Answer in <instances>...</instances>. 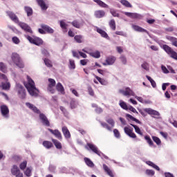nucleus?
Wrapping results in <instances>:
<instances>
[{
  "label": "nucleus",
  "mask_w": 177,
  "mask_h": 177,
  "mask_svg": "<svg viewBox=\"0 0 177 177\" xmlns=\"http://www.w3.org/2000/svg\"><path fill=\"white\" fill-rule=\"evenodd\" d=\"M27 80L28 82H24V85L25 88H26L28 93L30 96H38L39 91L35 87V82H34V80H32L28 75H27Z\"/></svg>",
  "instance_id": "1"
},
{
  "label": "nucleus",
  "mask_w": 177,
  "mask_h": 177,
  "mask_svg": "<svg viewBox=\"0 0 177 177\" xmlns=\"http://www.w3.org/2000/svg\"><path fill=\"white\" fill-rule=\"evenodd\" d=\"M11 60L19 68H24V63L17 53H12L11 55Z\"/></svg>",
  "instance_id": "2"
},
{
  "label": "nucleus",
  "mask_w": 177,
  "mask_h": 177,
  "mask_svg": "<svg viewBox=\"0 0 177 177\" xmlns=\"http://www.w3.org/2000/svg\"><path fill=\"white\" fill-rule=\"evenodd\" d=\"M162 49L171 57V59H174V60H177V53L172 49L167 44H164L162 46Z\"/></svg>",
  "instance_id": "3"
},
{
  "label": "nucleus",
  "mask_w": 177,
  "mask_h": 177,
  "mask_svg": "<svg viewBox=\"0 0 177 177\" xmlns=\"http://www.w3.org/2000/svg\"><path fill=\"white\" fill-rule=\"evenodd\" d=\"M26 38L30 42V44H33L37 46H41V45L44 44V40L39 37H32L31 36L25 35Z\"/></svg>",
  "instance_id": "4"
},
{
  "label": "nucleus",
  "mask_w": 177,
  "mask_h": 177,
  "mask_svg": "<svg viewBox=\"0 0 177 177\" xmlns=\"http://www.w3.org/2000/svg\"><path fill=\"white\" fill-rule=\"evenodd\" d=\"M17 91L18 93V96L20 99H26V96L27 94L26 93V88L24 86L20 84H17Z\"/></svg>",
  "instance_id": "5"
},
{
  "label": "nucleus",
  "mask_w": 177,
  "mask_h": 177,
  "mask_svg": "<svg viewBox=\"0 0 177 177\" xmlns=\"http://www.w3.org/2000/svg\"><path fill=\"white\" fill-rule=\"evenodd\" d=\"M48 82L49 84H48L47 86V91L48 92H50L51 93H55L56 92V90H55V86H56V80L52 78L48 79Z\"/></svg>",
  "instance_id": "6"
},
{
  "label": "nucleus",
  "mask_w": 177,
  "mask_h": 177,
  "mask_svg": "<svg viewBox=\"0 0 177 177\" xmlns=\"http://www.w3.org/2000/svg\"><path fill=\"white\" fill-rule=\"evenodd\" d=\"M18 26H19V27H21V29L24 30V31H25V32H28L29 34H32V29L31 28V27L30 26H28V24L24 23V22H19L18 23Z\"/></svg>",
  "instance_id": "7"
},
{
  "label": "nucleus",
  "mask_w": 177,
  "mask_h": 177,
  "mask_svg": "<svg viewBox=\"0 0 177 177\" xmlns=\"http://www.w3.org/2000/svg\"><path fill=\"white\" fill-rule=\"evenodd\" d=\"M39 117L41 124L44 125V127H50V122H49V119H48V117H46L45 114L40 113Z\"/></svg>",
  "instance_id": "8"
},
{
  "label": "nucleus",
  "mask_w": 177,
  "mask_h": 177,
  "mask_svg": "<svg viewBox=\"0 0 177 177\" xmlns=\"http://www.w3.org/2000/svg\"><path fill=\"white\" fill-rule=\"evenodd\" d=\"M49 132H50V133H52V135H53L54 136H55V138L57 139H58V140H63V136L62 135V133L60 132V131H59V129H48Z\"/></svg>",
  "instance_id": "9"
},
{
  "label": "nucleus",
  "mask_w": 177,
  "mask_h": 177,
  "mask_svg": "<svg viewBox=\"0 0 177 177\" xmlns=\"http://www.w3.org/2000/svg\"><path fill=\"white\" fill-rule=\"evenodd\" d=\"M124 131L126 135L129 136V138H132L133 139L136 138V134L133 133V128H129L128 127H125L124 128Z\"/></svg>",
  "instance_id": "10"
},
{
  "label": "nucleus",
  "mask_w": 177,
  "mask_h": 177,
  "mask_svg": "<svg viewBox=\"0 0 177 177\" xmlns=\"http://www.w3.org/2000/svg\"><path fill=\"white\" fill-rule=\"evenodd\" d=\"M6 13L8 16L10 17V19L14 21V23H16L17 24H19L20 21L19 20V17H17V15L15 14V12L12 11H6Z\"/></svg>",
  "instance_id": "11"
},
{
  "label": "nucleus",
  "mask_w": 177,
  "mask_h": 177,
  "mask_svg": "<svg viewBox=\"0 0 177 177\" xmlns=\"http://www.w3.org/2000/svg\"><path fill=\"white\" fill-rule=\"evenodd\" d=\"M1 109V113L3 117H5V118H9V108H8V106L3 104L0 106Z\"/></svg>",
  "instance_id": "12"
},
{
  "label": "nucleus",
  "mask_w": 177,
  "mask_h": 177,
  "mask_svg": "<svg viewBox=\"0 0 177 177\" xmlns=\"http://www.w3.org/2000/svg\"><path fill=\"white\" fill-rule=\"evenodd\" d=\"M120 93H122L124 96H135V93L129 87H127L124 91L120 90Z\"/></svg>",
  "instance_id": "13"
},
{
  "label": "nucleus",
  "mask_w": 177,
  "mask_h": 177,
  "mask_svg": "<svg viewBox=\"0 0 177 177\" xmlns=\"http://www.w3.org/2000/svg\"><path fill=\"white\" fill-rule=\"evenodd\" d=\"M124 15L125 16H127V17H130L131 19H142V15L136 13V12H124Z\"/></svg>",
  "instance_id": "14"
},
{
  "label": "nucleus",
  "mask_w": 177,
  "mask_h": 177,
  "mask_svg": "<svg viewBox=\"0 0 177 177\" xmlns=\"http://www.w3.org/2000/svg\"><path fill=\"white\" fill-rule=\"evenodd\" d=\"M62 132L65 138V139H70L71 138V133L67 127L64 126L62 127Z\"/></svg>",
  "instance_id": "15"
},
{
  "label": "nucleus",
  "mask_w": 177,
  "mask_h": 177,
  "mask_svg": "<svg viewBox=\"0 0 177 177\" xmlns=\"http://www.w3.org/2000/svg\"><path fill=\"white\" fill-rule=\"evenodd\" d=\"M94 16L96 19H102L106 16V12L103 10H97L94 12Z\"/></svg>",
  "instance_id": "16"
},
{
  "label": "nucleus",
  "mask_w": 177,
  "mask_h": 177,
  "mask_svg": "<svg viewBox=\"0 0 177 177\" xmlns=\"http://www.w3.org/2000/svg\"><path fill=\"white\" fill-rule=\"evenodd\" d=\"M26 106L28 107L33 113H35L36 114H41V111L37 108L34 104L30 103V102H26Z\"/></svg>",
  "instance_id": "17"
},
{
  "label": "nucleus",
  "mask_w": 177,
  "mask_h": 177,
  "mask_svg": "<svg viewBox=\"0 0 177 177\" xmlns=\"http://www.w3.org/2000/svg\"><path fill=\"white\" fill-rule=\"evenodd\" d=\"M144 111L145 113H147V114H149V115H156L157 117L160 116V112L157 111L154 109H152L151 108H146L144 109Z\"/></svg>",
  "instance_id": "18"
},
{
  "label": "nucleus",
  "mask_w": 177,
  "mask_h": 177,
  "mask_svg": "<svg viewBox=\"0 0 177 177\" xmlns=\"http://www.w3.org/2000/svg\"><path fill=\"white\" fill-rule=\"evenodd\" d=\"M41 27L43 30H44L46 34H53L55 32V30L52 28L50 26L46 25V24H41Z\"/></svg>",
  "instance_id": "19"
},
{
  "label": "nucleus",
  "mask_w": 177,
  "mask_h": 177,
  "mask_svg": "<svg viewBox=\"0 0 177 177\" xmlns=\"http://www.w3.org/2000/svg\"><path fill=\"white\" fill-rule=\"evenodd\" d=\"M86 146L88 147V149L90 150H91L92 151H93V153H95V154H98L99 152L100 151L99 150V148H97V147H96V145H93V144H91V143H87Z\"/></svg>",
  "instance_id": "20"
},
{
  "label": "nucleus",
  "mask_w": 177,
  "mask_h": 177,
  "mask_svg": "<svg viewBox=\"0 0 177 177\" xmlns=\"http://www.w3.org/2000/svg\"><path fill=\"white\" fill-rule=\"evenodd\" d=\"M51 141L53 142L54 146H55L56 149L58 150H62L63 149V146L62 145V142H60L58 140L55 138H52Z\"/></svg>",
  "instance_id": "21"
},
{
  "label": "nucleus",
  "mask_w": 177,
  "mask_h": 177,
  "mask_svg": "<svg viewBox=\"0 0 177 177\" xmlns=\"http://www.w3.org/2000/svg\"><path fill=\"white\" fill-rule=\"evenodd\" d=\"M103 169L109 176L114 177V173H113V171L109 168V166H107L106 164L103 165Z\"/></svg>",
  "instance_id": "22"
},
{
  "label": "nucleus",
  "mask_w": 177,
  "mask_h": 177,
  "mask_svg": "<svg viewBox=\"0 0 177 177\" xmlns=\"http://www.w3.org/2000/svg\"><path fill=\"white\" fill-rule=\"evenodd\" d=\"M37 3H38L39 6H40L41 10H46L48 9V6L45 3L44 0H36Z\"/></svg>",
  "instance_id": "23"
},
{
  "label": "nucleus",
  "mask_w": 177,
  "mask_h": 177,
  "mask_svg": "<svg viewBox=\"0 0 177 177\" xmlns=\"http://www.w3.org/2000/svg\"><path fill=\"white\" fill-rule=\"evenodd\" d=\"M115 60H117V58L111 55L106 57V62L109 66H111V64H114V63H115Z\"/></svg>",
  "instance_id": "24"
},
{
  "label": "nucleus",
  "mask_w": 177,
  "mask_h": 177,
  "mask_svg": "<svg viewBox=\"0 0 177 177\" xmlns=\"http://www.w3.org/2000/svg\"><path fill=\"white\" fill-rule=\"evenodd\" d=\"M56 89L58 92H60L62 95H65L66 92L64 91V87L62 83L58 82L56 85Z\"/></svg>",
  "instance_id": "25"
},
{
  "label": "nucleus",
  "mask_w": 177,
  "mask_h": 177,
  "mask_svg": "<svg viewBox=\"0 0 177 177\" xmlns=\"http://www.w3.org/2000/svg\"><path fill=\"white\" fill-rule=\"evenodd\" d=\"M97 32H98V34H100L102 38H106V39H109V35H107V32H106V31L103 30L102 29L97 28Z\"/></svg>",
  "instance_id": "26"
},
{
  "label": "nucleus",
  "mask_w": 177,
  "mask_h": 177,
  "mask_svg": "<svg viewBox=\"0 0 177 177\" xmlns=\"http://www.w3.org/2000/svg\"><path fill=\"white\" fill-rule=\"evenodd\" d=\"M24 10L26 13L27 14L28 17H30V16H32L34 12L32 10V8L26 6L24 7Z\"/></svg>",
  "instance_id": "27"
},
{
  "label": "nucleus",
  "mask_w": 177,
  "mask_h": 177,
  "mask_svg": "<svg viewBox=\"0 0 177 177\" xmlns=\"http://www.w3.org/2000/svg\"><path fill=\"white\" fill-rule=\"evenodd\" d=\"M166 38L168 39V41H170L171 42V44L173 46H176L177 48V38L174 37L172 36H167Z\"/></svg>",
  "instance_id": "28"
},
{
  "label": "nucleus",
  "mask_w": 177,
  "mask_h": 177,
  "mask_svg": "<svg viewBox=\"0 0 177 177\" xmlns=\"http://www.w3.org/2000/svg\"><path fill=\"white\" fill-rule=\"evenodd\" d=\"M42 145L44 146V147H45V149H52V147H53V143L48 140H44L42 142Z\"/></svg>",
  "instance_id": "29"
},
{
  "label": "nucleus",
  "mask_w": 177,
  "mask_h": 177,
  "mask_svg": "<svg viewBox=\"0 0 177 177\" xmlns=\"http://www.w3.org/2000/svg\"><path fill=\"white\" fill-rule=\"evenodd\" d=\"M20 172V169H19V167L17 165H14L11 168V174L14 176L17 175Z\"/></svg>",
  "instance_id": "30"
},
{
  "label": "nucleus",
  "mask_w": 177,
  "mask_h": 177,
  "mask_svg": "<svg viewBox=\"0 0 177 177\" xmlns=\"http://www.w3.org/2000/svg\"><path fill=\"white\" fill-rule=\"evenodd\" d=\"M93 2L97 4L100 8H109V5L106 4V3L102 1V0H93Z\"/></svg>",
  "instance_id": "31"
},
{
  "label": "nucleus",
  "mask_w": 177,
  "mask_h": 177,
  "mask_svg": "<svg viewBox=\"0 0 177 177\" xmlns=\"http://www.w3.org/2000/svg\"><path fill=\"white\" fill-rule=\"evenodd\" d=\"M133 28L135 31H138L139 32H147V34H149V32L147 30L139 26L133 25Z\"/></svg>",
  "instance_id": "32"
},
{
  "label": "nucleus",
  "mask_w": 177,
  "mask_h": 177,
  "mask_svg": "<svg viewBox=\"0 0 177 177\" xmlns=\"http://www.w3.org/2000/svg\"><path fill=\"white\" fill-rule=\"evenodd\" d=\"M59 26L61 28H62L64 32H67V27H68V25L66 24L64 21L63 20L59 21Z\"/></svg>",
  "instance_id": "33"
},
{
  "label": "nucleus",
  "mask_w": 177,
  "mask_h": 177,
  "mask_svg": "<svg viewBox=\"0 0 177 177\" xmlns=\"http://www.w3.org/2000/svg\"><path fill=\"white\" fill-rule=\"evenodd\" d=\"M84 162L88 167H90V168H93L95 167L93 162H92V160H91V159L88 158H84Z\"/></svg>",
  "instance_id": "34"
},
{
  "label": "nucleus",
  "mask_w": 177,
  "mask_h": 177,
  "mask_svg": "<svg viewBox=\"0 0 177 177\" xmlns=\"http://www.w3.org/2000/svg\"><path fill=\"white\" fill-rule=\"evenodd\" d=\"M74 39L77 44H82L84 42V37L81 35H75Z\"/></svg>",
  "instance_id": "35"
},
{
  "label": "nucleus",
  "mask_w": 177,
  "mask_h": 177,
  "mask_svg": "<svg viewBox=\"0 0 177 177\" xmlns=\"http://www.w3.org/2000/svg\"><path fill=\"white\" fill-rule=\"evenodd\" d=\"M89 55L95 59H99L100 57V52L99 50L91 52Z\"/></svg>",
  "instance_id": "36"
},
{
  "label": "nucleus",
  "mask_w": 177,
  "mask_h": 177,
  "mask_svg": "<svg viewBox=\"0 0 177 177\" xmlns=\"http://www.w3.org/2000/svg\"><path fill=\"white\" fill-rule=\"evenodd\" d=\"M44 62L46 67H48L49 68H51V67H53V64H52V61L48 58H44Z\"/></svg>",
  "instance_id": "37"
},
{
  "label": "nucleus",
  "mask_w": 177,
  "mask_h": 177,
  "mask_svg": "<svg viewBox=\"0 0 177 177\" xmlns=\"http://www.w3.org/2000/svg\"><path fill=\"white\" fill-rule=\"evenodd\" d=\"M146 164H147V165H149V167H152V168H154V169H156V171H160V167L154 164L153 162L148 160L146 162Z\"/></svg>",
  "instance_id": "38"
},
{
  "label": "nucleus",
  "mask_w": 177,
  "mask_h": 177,
  "mask_svg": "<svg viewBox=\"0 0 177 177\" xmlns=\"http://www.w3.org/2000/svg\"><path fill=\"white\" fill-rule=\"evenodd\" d=\"M109 24L110 28H111V30H113V31H115V28H117V26L115 25V20L111 19L109 21Z\"/></svg>",
  "instance_id": "39"
},
{
  "label": "nucleus",
  "mask_w": 177,
  "mask_h": 177,
  "mask_svg": "<svg viewBox=\"0 0 177 177\" xmlns=\"http://www.w3.org/2000/svg\"><path fill=\"white\" fill-rule=\"evenodd\" d=\"M126 117H127V118H129L130 120H131V121H134L137 124H142V122H140L139 120L136 119V118H133V116H132L131 115H130L129 113L126 114Z\"/></svg>",
  "instance_id": "40"
},
{
  "label": "nucleus",
  "mask_w": 177,
  "mask_h": 177,
  "mask_svg": "<svg viewBox=\"0 0 177 177\" xmlns=\"http://www.w3.org/2000/svg\"><path fill=\"white\" fill-rule=\"evenodd\" d=\"M1 86L4 91H9L10 89V82H2L1 83Z\"/></svg>",
  "instance_id": "41"
},
{
  "label": "nucleus",
  "mask_w": 177,
  "mask_h": 177,
  "mask_svg": "<svg viewBox=\"0 0 177 177\" xmlns=\"http://www.w3.org/2000/svg\"><path fill=\"white\" fill-rule=\"evenodd\" d=\"M120 3H122V5L126 8H132V4H131V3H129V1L127 0H121Z\"/></svg>",
  "instance_id": "42"
},
{
  "label": "nucleus",
  "mask_w": 177,
  "mask_h": 177,
  "mask_svg": "<svg viewBox=\"0 0 177 177\" xmlns=\"http://www.w3.org/2000/svg\"><path fill=\"white\" fill-rule=\"evenodd\" d=\"M130 125H131V127H133V128H134L136 133H138V135H140L141 136H143V133H142V131H140V129L139 128V127H138L133 124H130Z\"/></svg>",
  "instance_id": "43"
},
{
  "label": "nucleus",
  "mask_w": 177,
  "mask_h": 177,
  "mask_svg": "<svg viewBox=\"0 0 177 177\" xmlns=\"http://www.w3.org/2000/svg\"><path fill=\"white\" fill-rule=\"evenodd\" d=\"M95 78L100 82V84H101V85H107V84H109V82H107V81H106L104 79H102L98 76H96Z\"/></svg>",
  "instance_id": "44"
},
{
  "label": "nucleus",
  "mask_w": 177,
  "mask_h": 177,
  "mask_svg": "<svg viewBox=\"0 0 177 177\" xmlns=\"http://www.w3.org/2000/svg\"><path fill=\"white\" fill-rule=\"evenodd\" d=\"M71 23V24H72V26L73 27H75V28H81V24H80V22H78V21L75 20L72 22H69Z\"/></svg>",
  "instance_id": "45"
},
{
  "label": "nucleus",
  "mask_w": 177,
  "mask_h": 177,
  "mask_svg": "<svg viewBox=\"0 0 177 177\" xmlns=\"http://www.w3.org/2000/svg\"><path fill=\"white\" fill-rule=\"evenodd\" d=\"M110 13L113 16V17H120V14L117 12V10L115 9L111 8Z\"/></svg>",
  "instance_id": "46"
},
{
  "label": "nucleus",
  "mask_w": 177,
  "mask_h": 177,
  "mask_svg": "<svg viewBox=\"0 0 177 177\" xmlns=\"http://www.w3.org/2000/svg\"><path fill=\"white\" fill-rule=\"evenodd\" d=\"M145 140H147V143L149 145V146H153L154 143L153 142V140H151V138L149 136H145Z\"/></svg>",
  "instance_id": "47"
},
{
  "label": "nucleus",
  "mask_w": 177,
  "mask_h": 177,
  "mask_svg": "<svg viewBox=\"0 0 177 177\" xmlns=\"http://www.w3.org/2000/svg\"><path fill=\"white\" fill-rule=\"evenodd\" d=\"M0 71H2V73H6L7 71L6 65L3 62H0Z\"/></svg>",
  "instance_id": "48"
},
{
  "label": "nucleus",
  "mask_w": 177,
  "mask_h": 177,
  "mask_svg": "<svg viewBox=\"0 0 177 177\" xmlns=\"http://www.w3.org/2000/svg\"><path fill=\"white\" fill-rule=\"evenodd\" d=\"M19 168L21 171H24L27 168V160H24L19 165Z\"/></svg>",
  "instance_id": "49"
},
{
  "label": "nucleus",
  "mask_w": 177,
  "mask_h": 177,
  "mask_svg": "<svg viewBox=\"0 0 177 177\" xmlns=\"http://www.w3.org/2000/svg\"><path fill=\"white\" fill-rule=\"evenodd\" d=\"M152 139L153 140V142H155V143H156V145H158V146H160V145H161V140H160V138L157 136H153Z\"/></svg>",
  "instance_id": "50"
},
{
  "label": "nucleus",
  "mask_w": 177,
  "mask_h": 177,
  "mask_svg": "<svg viewBox=\"0 0 177 177\" xmlns=\"http://www.w3.org/2000/svg\"><path fill=\"white\" fill-rule=\"evenodd\" d=\"M31 172H32L31 168L27 167L26 169V171H24V174H25L26 176L30 177V176H31V175H32V173H31Z\"/></svg>",
  "instance_id": "51"
},
{
  "label": "nucleus",
  "mask_w": 177,
  "mask_h": 177,
  "mask_svg": "<svg viewBox=\"0 0 177 177\" xmlns=\"http://www.w3.org/2000/svg\"><path fill=\"white\" fill-rule=\"evenodd\" d=\"M145 174L148 175V176H154V174H156V172L152 169H147L145 171Z\"/></svg>",
  "instance_id": "52"
},
{
  "label": "nucleus",
  "mask_w": 177,
  "mask_h": 177,
  "mask_svg": "<svg viewBox=\"0 0 177 177\" xmlns=\"http://www.w3.org/2000/svg\"><path fill=\"white\" fill-rule=\"evenodd\" d=\"M12 41L13 44H15V45H19V44H20V39L16 36L12 37Z\"/></svg>",
  "instance_id": "53"
},
{
  "label": "nucleus",
  "mask_w": 177,
  "mask_h": 177,
  "mask_svg": "<svg viewBox=\"0 0 177 177\" xmlns=\"http://www.w3.org/2000/svg\"><path fill=\"white\" fill-rule=\"evenodd\" d=\"M69 67L74 70L75 68V62L73 59H69Z\"/></svg>",
  "instance_id": "54"
},
{
  "label": "nucleus",
  "mask_w": 177,
  "mask_h": 177,
  "mask_svg": "<svg viewBox=\"0 0 177 177\" xmlns=\"http://www.w3.org/2000/svg\"><path fill=\"white\" fill-rule=\"evenodd\" d=\"M113 133L118 139H120L121 138V134L120 133V131H118V129H113Z\"/></svg>",
  "instance_id": "55"
},
{
  "label": "nucleus",
  "mask_w": 177,
  "mask_h": 177,
  "mask_svg": "<svg viewBox=\"0 0 177 177\" xmlns=\"http://www.w3.org/2000/svg\"><path fill=\"white\" fill-rule=\"evenodd\" d=\"M120 106L123 110H128V105H127V103L125 102H120Z\"/></svg>",
  "instance_id": "56"
},
{
  "label": "nucleus",
  "mask_w": 177,
  "mask_h": 177,
  "mask_svg": "<svg viewBox=\"0 0 177 177\" xmlns=\"http://www.w3.org/2000/svg\"><path fill=\"white\" fill-rule=\"evenodd\" d=\"M97 156H99L100 157H101V158H104L105 160H109V157L107 156H106L104 153H103L102 151H99L98 153H97Z\"/></svg>",
  "instance_id": "57"
},
{
  "label": "nucleus",
  "mask_w": 177,
  "mask_h": 177,
  "mask_svg": "<svg viewBox=\"0 0 177 177\" xmlns=\"http://www.w3.org/2000/svg\"><path fill=\"white\" fill-rule=\"evenodd\" d=\"M141 67L144 68V70H146V71H149V63L147 62H144L142 65Z\"/></svg>",
  "instance_id": "58"
},
{
  "label": "nucleus",
  "mask_w": 177,
  "mask_h": 177,
  "mask_svg": "<svg viewBox=\"0 0 177 177\" xmlns=\"http://www.w3.org/2000/svg\"><path fill=\"white\" fill-rule=\"evenodd\" d=\"M106 122H108V124H109V125H111V127H114L115 122H114V120H113V118H108L106 119Z\"/></svg>",
  "instance_id": "59"
},
{
  "label": "nucleus",
  "mask_w": 177,
  "mask_h": 177,
  "mask_svg": "<svg viewBox=\"0 0 177 177\" xmlns=\"http://www.w3.org/2000/svg\"><path fill=\"white\" fill-rule=\"evenodd\" d=\"M101 125L102 127H103V128H106V129H108V131H111V127L107 124V123L106 122H101Z\"/></svg>",
  "instance_id": "60"
},
{
  "label": "nucleus",
  "mask_w": 177,
  "mask_h": 177,
  "mask_svg": "<svg viewBox=\"0 0 177 177\" xmlns=\"http://www.w3.org/2000/svg\"><path fill=\"white\" fill-rule=\"evenodd\" d=\"M41 53L44 55V56H46V57H49V56H50V54L46 49H43L41 50Z\"/></svg>",
  "instance_id": "61"
},
{
  "label": "nucleus",
  "mask_w": 177,
  "mask_h": 177,
  "mask_svg": "<svg viewBox=\"0 0 177 177\" xmlns=\"http://www.w3.org/2000/svg\"><path fill=\"white\" fill-rule=\"evenodd\" d=\"M88 92L91 96H95V91H93V88H92L91 86L88 87Z\"/></svg>",
  "instance_id": "62"
},
{
  "label": "nucleus",
  "mask_w": 177,
  "mask_h": 177,
  "mask_svg": "<svg viewBox=\"0 0 177 177\" xmlns=\"http://www.w3.org/2000/svg\"><path fill=\"white\" fill-rule=\"evenodd\" d=\"M71 92H72V93L73 95H75V96H76L77 97H80V94L78 93V91H77V90L74 89V88H71L70 89Z\"/></svg>",
  "instance_id": "63"
},
{
  "label": "nucleus",
  "mask_w": 177,
  "mask_h": 177,
  "mask_svg": "<svg viewBox=\"0 0 177 177\" xmlns=\"http://www.w3.org/2000/svg\"><path fill=\"white\" fill-rule=\"evenodd\" d=\"M120 59L122 64H127V57H125V56L122 55Z\"/></svg>",
  "instance_id": "64"
}]
</instances>
